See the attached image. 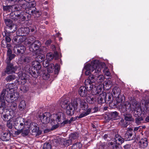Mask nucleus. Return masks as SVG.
<instances>
[{
    "label": "nucleus",
    "mask_w": 149,
    "mask_h": 149,
    "mask_svg": "<svg viewBox=\"0 0 149 149\" xmlns=\"http://www.w3.org/2000/svg\"><path fill=\"white\" fill-rule=\"evenodd\" d=\"M3 10L6 11L10 10L12 8V6H3Z\"/></svg>",
    "instance_id": "nucleus-61"
},
{
    "label": "nucleus",
    "mask_w": 149,
    "mask_h": 149,
    "mask_svg": "<svg viewBox=\"0 0 149 149\" xmlns=\"http://www.w3.org/2000/svg\"><path fill=\"white\" fill-rule=\"evenodd\" d=\"M139 144L142 148H145L148 145L147 139L146 138L141 139L139 142Z\"/></svg>",
    "instance_id": "nucleus-26"
},
{
    "label": "nucleus",
    "mask_w": 149,
    "mask_h": 149,
    "mask_svg": "<svg viewBox=\"0 0 149 149\" xmlns=\"http://www.w3.org/2000/svg\"><path fill=\"white\" fill-rule=\"evenodd\" d=\"M20 90L24 92H26L28 90V88L25 85H23L20 88Z\"/></svg>",
    "instance_id": "nucleus-57"
},
{
    "label": "nucleus",
    "mask_w": 149,
    "mask_h": 149,
    "mask_svg": "<svg viewBox=\"0 0 149 149\" xmlns=\"http://www.w3.org/2000/svg\"><path fill=\"white\" fill-rule=\"evenodd\" d=\"M60 140H59L57 139H54L53 141V145L55 146H58L60 144Z\"/></svg>",
    "instance_id": "nucleus-56"
},
{
    "label": "nucleus",
    "mask_w": 149,
    "mask_h": 149,
    "mask_svg": "<svg viewBox=\"0 0 149 149\" xmlns=\"http://www.w3.org/2000/svg\"><path fill=\"white\" fill-rule=\"evenodd\" d=\"M103 86L104 88H105L107 90H109L112 86V82L110 80L105 81L104 84Z\"/></svg>",
    "instance_id": "nucleus-39"
},
{
    "label": "nucleus",
    "mask_w": 149,
    "mask_h": 149,
    "mask_svg": "<svg viewBox=\"0 0 149 149\" xmlns=\"http://www.w3.org/2000/svg\"><path fill=\"white\" fill-rule=\"evenodd\" d=\"M106 144L105 142H102L101 141L97 143V147L99 149H104L106 147Z\"/></svg>",
    "instance_id": "nucleus-44"
},
{
    "label": "nucleus",
    "mask_w": 149,
    "mask_h": 149,
    "mask_svg": "<svg viewBox=\"0 0 149 149\" xmlns=\"http://www.w3.org/2000/svg\"><path fill=\"white\" fill-rule=\"evenodd\" d=\"M43 149H51V146L48 143H45L43 146Z\"/></svg>",
    "instance_id": "nucleus-55"
},
{
    "label": "nucleus",
    "mask_w": 149,
    "mask_h": 149,
    "mask_svg": "<svg viewBox=\"0 0 149 149\" xmlns=\"http://www.w3.org/2000/svg\"><path fill=\"white\" fill-rule=\"evenodd\" d=\"M13 122L11 120L8 121L7 122V125L8 127L11 129L13 127Z\"/></svg>",
    "instance_id": "nucleus-58"
},
{
    "label": "nucleus",
    "mask_w": 149,
    "mask_h": 149,
    "mask_svg": "<svg viewBox=\"0 0 149 149\" xmlns=\"http://www.w3.org/2000/svg\"><path fill=\"white\" fill-rule=\"evenodd\" d=\"M134 131L131 128L128 129L126 131L124 136L125 139L126 140L130 141L134 139L135 138Z\"/></svg>",
    "instance_id": "nucleus-14"
},
{
    "label": "nucleus",
    "mask_w": 149,
    "mask_h": 149,
    "mask_svg": "<svg viewBox=\"0 0 149 149\" xmlns=\"http://www.w3.org/2000/svg\"><path fill=\"white\" fill-rule=\"evenodd\" d=\"M116 101L117 103H122L124 99V96L123 95H119L116 97Z\"/></svg>",
    "instance_id": "nucleus-48"
},
{
    "label": "nucleus",
    "mask_w": 149,
    "mask_h": 149,
    "mask_svg": "<svg viewBox=\"0 0 149 149\" xmlns=\"http://www.w3.org/2000/svg\"><path fill=\"white\" fill-rule=\"evenodd\" d=\"M36 57L35 58L36 61H37L38 62L40 63L44 61L45 56L43 54H41L40 55L36 56Z\"/></svg>",
    "instance_id": "nucleus-38"
},
{
    "label": "nucleus",
    "mask_w": 149,
    "mask_h": 149,
    "mask_svg": "<svg viewBox=\"0 0 149 149\" xmlns=\"http://www.w3.org/2000/svg\"><path fill=\"white\" fill-rule=\"evenodd\" d=\"M60 67V66L58 64H56L54 66L53 63H50L47 67V71L49 73H52L55 68L54 73L56 74H57L59 71Z\"/></svg>",
    "instance_id": "nucleus-16"
},
{
    "label": "nucleus",
    "mask_w": 149,
    "mask_h": 149,
    "mask_svg": "<svg viewBox=\"0 0 149 149\" xmlns=\"http://www.w3.org/2000/svg\"><path fill=\"white\" fill-rule=\"evenodd\" d=\"M105 92L100 93L98 98V102L100 104H101L106 102V100H105L104 96Z\"/></svg>",
    "instance_id": "nucleus-32"
},
{
    "label": "nucleus",
    "mask_w": 149,
    "mask_h": 149,
    "mask_svg": "<svg viewBox=\"0 0 149 149\" xmlns=\"http://www.w3.org/2000/svg\"><path fill=\"white\" fill-rule=\"evenodd\" d=\"M101 88H93V87L92 89V92H91V93H92V95H95L96 96V95L97 94H99L100 92L101 91Z\"/></svg>",
    "instance_id": "nucleus-41"
},
{
    "label": "nucleus",
    "mask_w": 149,
    "mask_h": 149,
    "mask_svg": "<svg viewBox=\"0 0 149 149\" xmlns=\"http://www.w3.org/2000/svg\"><path fill=\"white\" fill-rule=\"evenodd\" d=\"M104 96L106 102L111 104L112 103L113 100V95L111 93H106L105 92Z\"/></svg>",
    "instance_id": "nucleus-27"
},
{
    "label": "nucleus",
    "mask_w": 149,
    "mask_h": 149,
    "mask_svg": "<svg viewBox=\"0 0 149 149\" xmlns=\"http://www.w3.org/2000/svg\"><path fill=\"white\" fill-rule=\"evenodd\" d=\"M26 107V104L25 101L24 100H22L19 103V108L21 110H24Z\"/></svg>",
    "instance_id": "nucleus-43"
},
{
    "label": "nucleus",
    "mask_w": 149,
    "mask_h": 149,
    "mask_svg": "<svg viewBox=\"0 0 149 149\" xmlns=\"http://www.w3.org/2000/svg\"><path fill=\"white\" fill-rule=\"evenodd\" d=\"M135 123L137 125H139L144 123L143 118L142 117H138L135 119Z\"/></svg>",
    "instance_id": "nucleus-46"
},
{
    "label": "nucleus",
    "mask_w": 149,
    "mask_h": 149,
    "mask_svg": "<svg viewBox=\"0 0 149 149\" xmlns=\"http://www.w3.org/2000/svg\"><path fill=\"white\" fill-rule=\"evenodd\" d=\"M91 111V109H88L86 111H83L78 116H77V117L79 118H80L85 117L89 114Z\"/></svg>",
    "instance_id": "nucleus-36"
},
{
    "label": "nucleus",
    "mask_w": 149,
    "mask_h": 149,
    "mask_svg": "<svg viewBox=\"0 0 149 149\" xmlns=\"http://www.w3.org/2000/svg\"><path fill=\"white\" fill-rule=\"evenodd\" d=\"M56 121L54 120H51V122L52 125L53 124H56V122L57 124H61V126H63L65 124L69 123V120H65V114L63 113L60 112L58 113L56 115Z\"/></svg>",
    "instance_id": "nucleus-5"
},
{
    "label": "nucleus",
    "mask_w": 149,
    "mask_h": 149,
    "mask_svg": "<svg viewBox=\"0 0 149 149\" xmlns=\"http://www.w3.org/2000/svg\"><path fill=\"white\" fill-rule=\"evenodd\" d=\"M80 106L82 109L85 111H86L88 109V104L85 102H81L80 103Z\"/></svg>",
    "instance_id": "nucleus-47"
},
{
    "label": "nucleus",
    "mask_w": 149,
    "mask_h": 149,
    "mask_svg": "<svg viewBox=\"0 0 149 149\" xmlns=\"http://www.w3.org/2000/svg\"><path fill=\"white\" fill-rule=\"evenodd\" d=\"M21 130H22V134L24 136H27L29 132V130L25 128L24 127L21 129Z\"/></svg>",
    "instance_id": "nucleus-53"
},
{
    "label": "nucleus",
    "mask_w": 149,
    "mask_h": 149,
    "mask_svg": "<svg viewBox=\"0 0 149 149\" xmlns=\"http://www.w3.org/2000/svg\"><path fill=\"white\" fill-rule=\"evenodd\" d=\"M11 31L10 32H8L7 31L5 32V35L3 36L5 37V39L6 41V42H5V43H7L10 42L11 40V35L10 34Z\"/></svg>",
    "instance_id": "nucleus-35"
},
{
    "label": "nucleus",
    "mask_w": 149,
    "mask_h": 149,
    "mask_svg": "<svg viewBox=\"0 0 149 149\" xmlns=\"http://www.w3.org/2000/svg\"><path fill=\"white\" fill-rule=\"evenodd\" d=\"M26 50L25 47L24 46H15L13 48L14 53L18 55H22L23 54Z\"/></svg>",
    "instance_id": "nucleus-17"
},
{
    "label": "nucleus",
    "mask_w": 149,
    "mask_h": 149,
    "mask_svg": "<svg viewBox=\"0 0 149 149\" xmlns=\"http://www.w3.org/2000/svg\"><path fill=\"white\" fill-rule=\"evenodd\" d=\"M27 44L30 45L29 46V50L31 52H33V53L37 50L40 45V43L38 40H36L32 43H31V42L29 41Z\"/></svg>",
    "instance_id": "nucleus-13"
},
{
    "label": "nucleus",
    "mask_w": 149,
    "mask_h": 149,
    "mask_svg": "<svg viewBox=\"0 0 149 149\" xmlns=\"http://www.w3.org/2000/svg\"><path fill=\"white\" fill-rule=\"evenodd\" d=\"M145 106L147 111H149V100H146L145 102Z\"/></svg>",
    "instance_id": "nucleus-59"
},
{
    "label": "nucleus",
    "mask_w": 149,
    "mask_h": 149,
    "mask_svg": "<svg viewBox=\"0 0 149 149\" xmlns=\"http://www.w3.org/2000/svg\"><path fill=\"white\" fill-rule=\"evenodd\" d=\"M26 2H28L29 6L30 7H35L36 6V3L34 0H24Z\"/></svg>",
    "instance_id": "nucleus-50"
},
{
    "label": "nucleus",
    "mask_w": 149,
    "mask_h": 149,
    "mask_svg": "<svg viewBox=\"0 0 149 149\" xmlns=\"http://www.w3.org/2000/svg\"><path fill=\"white\" fill-rule=\"evenodd\" d=\"M79 136V135L78 133L77 132H75L72 134H71L70 136V138L71 140L76 139L78 138Z\"/></svg>",
    "instance_id": "nucleus-54"
},
{
    "label": "nucleus",
    "mask_w": 149,
    "mask_h": 149,
    "mask_svg": "<svg viewBox=\"0 0 149 149\" xmlns=\"http://www.w3.org/2000/svg\"><path fill=\"white\" fill-rule=\"evenodd\" d=\"M97 95H91L88 97L86 99L87 102L90 104H93L96 100V97Z\"/></svg>",
    "instance_id": "nucleus-29"
},
{
    "label": "nucleus",
    "mask_w": 149,
    "mask_h": 149,
    "mask_svg": "<svg viewBox=\"0 0 149 149\" xmlns=\"http://www.w3.org/2000/svg\"><path fill=\"white\" fill-rule=\"evenodd\" d=\"M46 57L47 61H51L54 58L53 54L51 52L47 53Z\"/></svg>",
    "instance_id": "nucleus-52"
},
{
    "label": "nucleus",
    "mask_w": 149,
    "mask_h": 149,
    "mask_svg": "<svg viewBox=\"0 0 149 149\" xmlns=\"http://www.w3.org/2000/svg\"><path fill=\"white\" fill-rule=\"evenodd\" d=\"M33 69L29 64L26 65L24 67V70L26 72L30 74L32 76H34L37 72L35 70H33Z\"/></svg>",
    "instance_id": "nucleus-22"
},
{
    "label": "nucleus",
    "mask_w": 149,
    "mask_h": 149,
    "mask_svg": "<svg viewBox=\"0 0 149 149\" xmlns=\"http://www.w3.org/2000/svg\"><path fill=\"white\" fill-rule=\"evenodd\" d=\"M115 140L116 143L120 145L124 142V139L118 134L115 136Z\"/></svg>",
    "instance_id": "nucleus-28"
},
{
    "label": "nucleus",
    "mask_w": 149,
    "mask_h": 149,
    "mask_svg": "<svg viewBox=\"0 0 149 149\" xmlns=\"http://www.w3.org/2000/svg\"><path fill=\"white\" fill-rule=\"evenodd\" d=\"M118 116V113L115 111L111 112L109 114L108 117V119L113 120L116 119Z\"/></svg>",
    "instance_id": "nucleus-31"
},
{
    "label": "nucleus",
    "mask_w": 149,
    "mask_h": 149,
    "mask_svg": "<svg viewBox=\"0 0 149 149\" xmlns=\"http://www.w3.org/2000/svg\"><path fill=\"white\" fill-rule=\"evenodd\" d=\"M31 60V58L27 56L22 57L21 58V62L23 64H27L30 63Z\"/></svg>",
    "instance_id": "nucleus-30"
},
{
    "label": "nucleus",
    "mask_w": 149,
    "mask_h": 149,
    "mask_svg": "<svg viewBox=\"0 0 149 149\" xmlns=\"http://www.w3.org/2000/svg\"><path fill=\"white\" fill-rule=\"evenodd\" d=\"M43 50L41 48H39V47L37 50L34 51V53H33V56L35 55L37 56L40 55L41 54H43Z\"/></svg>",
    "instance_id": "nucleus-45"
},
{
    "label": "nucleus",
    "mask_w": 149,
    "mask_h": 149,
    "mask_svg": "<svg viewBox=\"0 0 149 149\" xmlns=\"http://www.w3.org/2000/svg\"><path fill=\"white\" fill-rule=\"evenodd\" d=\"M82 146V144L80 142H77L73 144L72 147L74 149H80Z\"/></svg>",
    "instance_id": "nucleus-49"
},
{
    "label": "nucleus",
    "mask_w": 149,
    "mask_h": 149,
    "mask_svg": "<svg viewBox=\"0 0 149 149\" xmlns=\"http://www.w3.org/2000/svg\"><path fill=\"white\" fill-rule=\"evenodd\" d=\"M13 111H7L5 114L3 113L2 116L3 120L4 121L10 120V119L16 117L17 116L13 113Z\"/></svg>",
    "instance_id": "nucleus-18"
},
{
    "label": "nucleus",
    "mask_w": 149,
    "mask_h": 149,
    "mask_svg": "<svg viewBox=\"0 0 149 149\" xmlns=\"http://www.w3.org/2000/svg\"><path fill=\"white\" fill-rule=\"evenodd\" d=\"M71 139H70L67 140H65L63 141H64V144L65 143V145L67 146H69L70 144L72 143V140Z\"/></svg>",
    "instance_id": "nucleus-62"
},
{
    "label": "nucleus",
    "mask_w": 149,
    "mask_h": 149,
    "mask_svg": "<svg viewBox=\"0 0 149 149\" xmlns=\"http://www.w3.org/2000/svg\"><path fill=\"white\" fill-rule=\"evenodd\" d=\"M12 12H20L22 11L20 10L21 9V6L19 7L18 5H13L12 6Z\"/></svg>",
    "instance_id": "nucleus-42"
},
{
    "label": "nucleus",
    "mask_w": 149,
    "mask_h": 149,
    "mask_svg": "<svg viewBox=\"0 0 149 149\" xmlns=\"http://www.w3.org/2000/svg\"><path fill=\"white\" fill-rule=\"evenodd\" d=\"M29 4L28 3V2H26V3H24L22 5L21 7L23 9H24L25 10H26L29 7Z\"/></svg>",
    "instance_id": "nucleus-60"
},
{
    "label": "nucleus",
    "mask_w": 149,
    "mask_h": 149,
    "mask_svg": "<svg viewBox=\"0 0 149 149\" xmlns=\"http://www.w3.org/2000/svg\"><path fill=\"white\" fill-rule=\"evenodd\" d=\"M5 22L6 25L9 28L10 30H13L11 31L12 33L16 30V25L13 23L11 20L9 19H6Z\"/></svg>",
    "instance_id": "nucleus-19"
},
{
    "label": "nucleus",
    "mask_w": 149,
    "mask_h": 149,
    "mask_svg": "<svg viewBox=\"0 0 149 149\" xmlns=\"http://www.w3.org/2000/svg\"><path fill=\"white\" fill-rule=\"evenodd\" d=\"M109 145L110 147L113 149H122V147L120 144H115L113 142H111L109 143Z\"/></svg>",
    "instance_id": "nucleus-40"
},
{
    "label": "nucleus",
    "mask_w": 149,
    "mask_h": 149,
    "mask_svg": "<svg viewBox=\"0 0 149 149\" xmlns=\"http://www.w3.org/2000/svg\"><path fill=\"white\" fill-rule=\"evenodd\" d=\"M69 101L64 98H61L60 101V105L62 108L65 109L68 106Z\"/></svg>",
    "instance_id": "nucleus-23"
},
{
    "label": "nucleus",
    "mask_w": 149,
    "mask_h": 149,
    "mask_svg": "<svg viewBox=\"0 0 149 149\" xmlns=\"http://www.w3.org/2000/svg\"><path fill=\"white\" fill-rule=\"evenodd\" d=\"M120 90L119 88L117 87H114L112 91L113 95L115 97L120 95Z\"/></svg>",
    "instance_id": "nucleus-34"
},
{
    "label": "nucleus",
    "mask_w": 149,
    "mask_h": 149,
    "mask_svg": "<svg viewBox=\"0 0 149 149\" xmlns=\"http://www.w3.org/2000/svg\"><path fill=\"white\" fill-rule=\"evenodd\" d=\"M19 79H16L15 83L18 85L24 84L26 82V74L22 72H19L18 73Z\"/></svg>",
    "instance_id": "nucleus-11"
},
{
    "label": "nucleus",
    "mask_w": 149,
    "mask_h": 149,
    "mask_svg": "<svg viewBox=\"0 0 149 149\" xmlns=\"http://www.w3.org/2000/svg\"><path fill=\"white\" fill-rule=\"evenodd\" d=\"M14 58H10V59H9V58H6V62L7 65L4 72L2 73L3 76L5 75L6 73L10 74L15 73L17 70L18 68V66L10 63V61Z\"/></svg>",
    "instance_id": "nucleus-4"
},
{
    "label": "nucleus",
    "mask_w": 149,
    "mask_h": 149,
    "mask_svg": "<svg viewBox=\"0 0 149 149\" xmlns=\"http://www.w3.org/2000/svg\"><path fill=\"white\" fill-rule=\"evenodd\" d=\"M6 108L5 102H2L0 104V114H2L4 110Z\"/></svg>",
    "instance_id": "nucleus-51"
},
{
    "label": "nucleus",
    "mask_w": 149,
    "mask_h": 149,
    "mask_svg": "<svg viewBox=\"0 0 149 149\" xmlns=\"http://www.w3.org/2000/svg\"><path fill=\"white\" fill-rule=\"evenodd\" d=\"M89 80L86 79L85 82V86H81L79 89V93L82 97H86L91 94L92 89L93 88V84H91Z\"/></svg>",
    "instance_id": "nucleus-3"
},
{
    "label": "nucleus",
    "mask_w": 149,
    "mask_h": 149,
    "mask_svg": "<svg viewBox=\"0 0 149 149\" xmlns=\"http://www.w3.org/2000/svg\"><path fill=\"white\" fill-rule=\"evenodd\" d=\"M99 61L97 60H94L91 64H87L85 67V69L86 70L85 74L86 75H89L91 72L94 70L97 73H99L101 70V66L99 64Z\"/></svg>",
    "instance_id": "nucleus-2"
},
{
    "label": "nucleus",
    "mask_w": 149,
    "mask_h": 149,
    "mask_svg": "<svg viewBox=\"0 0 149 149\" xmlns=\"http://www.w3.org/2000/svg\"><path fill=\"white\" fill-rule=\"evenodd\" d=\"M22 11L20 12H12L10 14V18L14 20H19V21H24L26 19V17L23 15Z\"/></svg>",
    "instance_id": "nucleus-9"
},
{
    "label": "nucleus",
    "mask_w": 149,
    "mask_h": 149,
    "mask_svg": "<svg viewBox=\"0 0 149 149\" xmlns=\"http://www.w3.org/2000/svg\"><path fill=\"white\" fill-rule=\"evenodd\" d=\"M37 124L35 123H31L29 128L32 130L33 132L38 133L39 130V127L37 126Z\"/></svg>",
    "instance_id": "nucleus-24"
},
{
    "label": "nucleus",
    "mask_w": 149,
    "mask_h": 149,
    "mask_svg": "<svg viewBox=\"0 0 149 149\" xmlns=\"http://www.w3.org/2000/svg\"><path fill=\"white\" fill-rule=\"evenodd\" d=\"M77 102V100H72L71 102L68 104V106L65 108L66 112L67 115L72 116L74 114V111L78 105Z\"/></svg>",
    "instance_id": "nucleus-7"
},
{
    "label": "nucleus",
    "mask_w": 149,
    "mask_h": 149,
    "mask_svg": "<svg viewBox=\"0 0 149 149\" xmlns=\"http://www.w3.org/2000/svg\"><path fill=\"white\" fill-rule=\"evenodd\" d=\"M51 116V114L48 112H45L39 116L42 123L44 124L48 123L50 121V119Z\"/></svg>",
    "instance_id": "nucleus-15"
},
{
    "label": "nucleus",
    "mask_w": 149,
    "mask_h": 149,
    "mask_svg": "<svg viewBox=\"0 0 149 149\" xmlns=\"http://www.w3.org/2000/svg\"><path fill=\"white\" fill-rule=\"evenodd\" d=\"M36 8L35 7H29L26 9L25 10V12L29 14L31 16L34 15V14H35L36 15V16L37 17H39L40 16L39 13L38 11H36Z\"/></svg>",
    "instance_id": "nucleus-20"
},
{
    "label": "nucleus",
    "mask_w": 149,
    "mask_h": 149,
    "mask_svg": "<svg viewBox=\"0 0 149 149\" xmlns=\"http://www.w3.org/2000/svg\"><path fill=\"white\" fill-rule=\"evenodd\" d=\"M87 79L90 81L89 82L92 85L93 83H100L102 82L104 79V77L103 75L98 74H95V76L93 74H91Z\"/></svg>",
    "instance_id": "nucleus-8"
},
{
    "label": "nucleus",
    "mask_w": 149,
    "mask_h": 149,
    "mask_svg": "<svg viewBox=\"0 0 149 149\" xmlns=\"http://www.w3.org/2000/svg\"><path fill=\"white\" fill-rule=\"evenodd\" d=\"M10 135L8 132H3L1 137V139L4 141H7L10 139Z\"/></svg>",
    "instance_id": "nucleus-33"
},
{
    "label": "nucleus",
    "mask_w": 149,
    "mask_h": 149,
    "mask_svg": "<svg viewBox=\"0 0 149 149\" xmlns=\"http://www.w3.org/2000/svg\"><path fill=\"white\" fill-rule=\"evenodd\" d=\"M17 78V76L15 74H10L8 75L6 78V80L7 82H10L14 80Z\"/></svg>",
    "instance_id": "nucleus-37"
},
{
    "label": "nucleus",
    "mask_w": 149,
    "mask_h": 149,
    "mask_svg": "<svg viewBox=\"0 0 149 149\" xmlns=\"http://www.w3.org/2000/svg\"><path fill=\"white\" fill-rule=\"evenodd\" d=\"M135 107H132L131 104L128 102H125L124 104H121L119 107L120 111L123 113L125 120L128 121H134V118L130 113L131 111L135 110Z\"/></svg>",
    "instance_id": "nucleus-1"
},
{
    "label": "nucleus",
    "mask_w": 149,
    "mask_h": 149,
    "mask_svg": "<svg viewBox=\"0 0 149 149\" xmlns=\"http://www.w3.org/2000/svg\"><path fill=\"white\" fill-rule=\"evenodd\" d=\"M24 120V119L22 118H17L14 123V126L16 130L21 129L24 127L25 123Z\"/></svg>",
    "instance_id": "nucleus-12"
},
{
    "label": "nucleus",
    "mask_w": 149,
    "mask_h": 149,
    "mask_svg": "<svg viewBox=\"0 0 149 149\" xmlns=\"http://www.w3.org/2000/svg\"><path fill=\"white\" fill-rule=\"evenodd\" d=\"M32 66L34 70H35L37 73L39 74L41 71V65L40 63L37 61H33L32 62Z\"/></svg>",
    "instance_id": "nucleus-21"
},
{
    "label": "nucleus",
    "mask_w": 149,
    "mask_h": 149,
    "mask_svg": "<svg viewBox=\"0 0 149 149\" xmlns=\"http://www.w3.org/2000/svg\"><path fill=\"white\" fill-rule=\"evenodd\" d=\"M4 41H2L1 42V46L3 48L6 47L7 49V51L6 55L7 58H9L10 59V58H15L16 56L15 55L12 54V47L11 44L8 43H4Z\"/></svg>",
    "instance_id": "nucleus-10"
},
{
    "label": "nucleus",
    "mask_w": 149,
    "mask_h": 149,
    "mask_svg": "<svg viewBox=\"0 0 149 149\" xmlns=\"http://www.w3.org/2000/svg\"><path fill=\"white\" fill-rule=\"evenodd\" d=\"M12 91H13V90L12 89H10L7 88L6 89L4 88L1 92L0 97L2 100V102H5V100L6 98H10L11 100H13L12 98L14 96H15V94H13L14 93H11L10 92H12Z\"/></svg>",
    "instance_id": "nucleus-6"
},
{
    "label": "nucleus",
    "mask_w": 149,
    "mask_h": 149,
    "mask_svg": "<svg viewBox=\"0 0 149 149\" xmlns=\"http://www.w3.org/2000/svg\"><path fill=\"white\" fill-rule=\"evenodd\" d=\"M43 65L45 68H47L49 66V64L48 61L47 60V61H43Z\"/></svg>",
    "instance_id": "nucleus-63"
},
{
    "label": "nucleus",
    "mask_w": 149,
    "mask_h": 149,
    "mask_svg": "<svg viewBox=\"0 0 149 149\" xmlns=\"http://www.w3.org/2000/svg\"><path fill=\"white\" fill-rule=\"evenodd\" d=\"M11 110L10 111H13V113L15 114L17 117L18 116V114L17 113L18 109L17 108V104L15 102H12L10 106Z\"/></svg>",
    "instance_id": "nucleus-25"
},
{
    "label": "nucleus",
    "mask_w": 149,
    "mask_h": 149,
    "mask_svg": "<svg viewBox=\"0 0 149 149\" xmlns=\"http://www.w3.org/2000/svg\"><path fill=\"white\" fill-rule=\"evenodd\" d=\"M54 58L55 60L58 59L59 58L58 54L57 52H54V54H53Z\"/></svg>",
    "instance_id": "nucleus-64"
}]
</instances>
